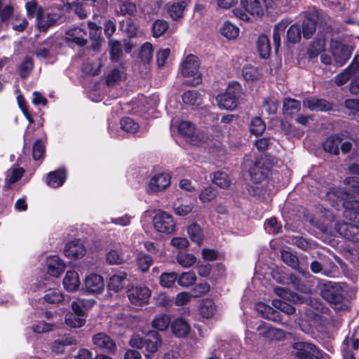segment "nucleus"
<instances>
[{"label":"nucleus","mask_w":359,"mask_h":359,"mask_svg":"<svg viewBox=\"0 0 359 359\" xmlns=\"http://www.w3.org/2000/svg\"><path fill=\"white\" fill-rule=\"evenodd\" d=\"M86 252V248L81 240L72 241L67 243L64 248L65 255L71 259L82 258Z\"/></svg>","instance_id":"obj_13"},{"label":"nucleus","mask_w":359,"mask_h":359,"mask_svg":"<svg viewBox=\"0 0 359 359\" xmlns=\"http://www.w3.org/2000/svg\"><path fill=\"white\" fill-rule=\"evenodd\" d=\"M24 172L25 170L22 168L18 166H13L11 168L6 172L4 187L6 189H9L12 184H15L22 178Z\"/></svg>","instance_id":"obj_27"},{"label":"nucleus","mask_w":359,"mask_h":359,"mask_svg":"<svg viewBox=\"0 0 359 359\" xmlns=\"http://www.w3.org/2000/svg\"><path fill=\"white\" fill-rule=\"evenodd\" d=\"M196 281V276L192 271L184 272L177 276V283L183 287H189Z\"/></svg>","instance_id":"obj_41"},{"label":"nucleus","mask_w":359,"mask_h":359,"mask_svg":"<svg viewBox=\"0 0 359 359\" xmlns=\"http://www.w3.org/2000/svg\"><path fill=\"white\" fill-rule=\"evenodd\" d=\"M170 184V177L166 173L154 175L148 184V192L158 193L164 191Z\"/></svg>","instance_id":"obj_9"},{"label":"nucleus","mask_w":359,"mask_h":359,"mask_svg":"<svg viewBox=\"0 0 359 359\" xmlns=\"http://www.w3.org/2000/svg\"><path fill=\"white\" fill-rule=\"evenodd\" d=\"M137 265L142 272L147 271L153 263L152 258L147 255L140 254L137 259Z\"/></svg>","instance_id":"obj_62"},{"label":"nucleus","mask_w":359,"mask_h":359,"mask_svg":"<svg viewBox=\"0 0 359 359\" xmlns=\"http://www.w3.org/2000/svg\"><path fill=\"white\" fill-rule=\"evenodd\" d=\"M258 330L260 335L270 341H280L285 337V332L282 330L267 325L259 327Z\"/></svg>","instance_id":"obj_22"},{"label":"nucleus","mask_w":359,"mask_h":359,"mask_svg":"<svg viewBox=\"0 0 359 359\" xmlns=\"http://www.w3.org/2000/svg\"><path fill=\"white\" fill-rule=\"evenodd\" d=\"M255 309L266 319L272 321H279L280 320V312L263 302L257 303L255 306Z\"/></svg>","instance_id":"obj_18"},{"label":"nucleus","mask_w":359,"mask_h":359,"mask_svg":"<svg viewBox=\"0 0 359 359\" xmlns=\"http://www.w3.org/2000/svg\"><path fill=\"white\" fill-rule=\"evenodd\" d=\"M301 108V103L299 101L287 97L283 100V112L287 115H293L294 114L298 112Z\"/></svg>","instance_id":"obj_38"},{"label":"nucleus","mask_w":359,"mask_h":359,"mask_svg":"<svg viewBox=\"0 0 359 359\" xmlns=\"http://www.w3.org/2000/svg\"><path fill=\"white\" fill-rule=\"evenodd\" d=\"M356 73H359V56L354 57L348 67L335 76L334 81L337 86H341L345 84L350 77Z\"/></svg>","instance_id":"obj_14"},{"label":"nucleus","mask_w":359,"mask_h":359,"mask_svg":"<svg viewBox=\"0 0 359 359\" xmlns=\"http://www.w3.org/2000/svg\"><path fill=\"white\" fill-rule=\"evenodd\" d=\"M220 33L229 40L235 39L239 35V28L229 21H226L220 27Z\"/></svg>","instance_id":"obj_35"},{"label":"nucleus","mask_w":359,"mask_h":359,"mask_svg":"<svg viewBox=\"0 0 359 359\" xmlns=\"http://www.w3.org/2000/svg\"><path fill=\"white\" fill-rule=\"evenodd\" d=\"M289 23L290 22L287 20H283L274 27L273 32V40L276 51L278 50L280 46L281 35L284 33Z\"/></svg>","instance_id":"obj_34"},{"label":"nucleus","mask_w":359,"mask_h":359,"mask_svg":"<svg viewBox=\"0 0 359 359\" xmlns=\"http://www.w3.org/2000/svg\"><path fill=\"white\" fill-rule=\"evenodd\" d=\"M153 56V47L150 43H145L141 47L140 57L144 62H149Z\"/></svg>","instance_id":"obj_61"},{"label":"nucleus","mask_w":359,"mask_h":359,"mask_svg":"<svg viewBox=\"0 0 359 359\" xmlns=\"http://www.w3.org/2000/svg\"><path fill=\"white\" fill-rule=\"evenodd\" d=\"M194 208V204L190 201L182 202L177 199L172 203V209L177 215L184 217L190 214Z\"/></svg>","instance_id":"obj_31"},{"label":"nucleus","mask_w":359,"mask_h":359,"mask_svg":"<svg viewBox=\"0 0 359 359\" xmlns=\"http://www.w3.org/2000/svg\"><path fill=\"white\" fill-rule=\"evenodd\" d=\"M76 339L69 334L60 336L54 340L50 344L51 351L57 355H61L65 353L67 346L76 345Z\"/></svg>","instance_id":"obj_15"},{"label":"nucleus","mask_w":359,"mask_h":359,"mask_svg":"<svg viewBox=\"0 0 359 359\" xmlns=\"http://www.w3.org/2000/svg\"><path fill=\"white\" fill-rule=\"evenodd\" d=\"M182 100L184 104L199 106L202 102V97L197 91L188 90L183 94Z\"/></svg>","instance_id":"obj_40"},{"label":"nucleus","mask_w":359,"mask_h":359,"mask_svg":"<svg viewBox=\"0 0 359 359\" xmlns=\"http://www.w3.org/2000/svg\"><path fill=\"white\" fill-rule=\"evenodd\" d=\"M301 28L299 25L294 24L292 25L287 32V40L289 42L295 43L301 39Z\"/></svg>","instance_id":"obj_58"},{"label":"nucleus","mask_w":359,"mask_h":359,"mask_svg":"<svg viewBox=\"0 0 359 359\" xmlns=\"http://www.w3.org/2000/svg\"><path fill=\"white\" fill-rule=\"evenodd\" d=\"M92 343L97 349L103 352L114 353L116 351L115 341L105 332H98L93 334Z\"/></svg>","instance_id":"obj_6"},{"label":"nucleus","mask_w":359,"mask_h":359,"mask_svg":"<svg viewBox=\"0 0 359 359\" xmlns=\"http://www.w3.org/2000/svg\"><path fill=\"white\" fill-rule=\"evenodd\" d=\"M186 7L184 1L173 3L168 8V13L173 20H177L182 17L184 10Z\"/></svg>","instance_id":"obj_47"},{"label":"nucleus","mask_w":359,"mask_h":359,"mask_svg":"<svg viewBox=\"0 0 359 359\" xmlns=\"http://www.w3.org/2000/svg\"><path fill=\"white\" fill-rule=\"evenodd\" d=\"M161 344V336L156 332H150L144 337V347L149 353L156 352Z\"/></svg>","instance_id":"obj_25"},{"label":"nucleus","mask_w":359,"mask_h":359,"mask_svg":"<svg viewBox=\"0 0 359 359\" xmlns=\"http://www.w3.org/2000/svg\"><path fill=\"white\" fill-rule=\"evenodd\" d=\"M325 198L334 206L338 200L343 201L344 215L351 221H359V201L349 198L348 194L338 188H332L328 191Z\"/></svg>","instance_id":"obj_1"},{"label":"nucleus","mask_w":359,"mask_h":359,"mask_svg":"<svg viewBox=\"0 0 359 359\" xmlns=\"http://www.w3.org/2000/svg\"><path fill=\"white\" fill-rule=\"evenodd\" d=\"M316 13H308L306 14V18L302 22V34L305 39H310L316 29Z\"/></svg>","instance_id":"obj_20"},{"label":"nucleus","mask_w":359,"mask_h":359,"mask_svg":"<svg viewBox=\"0 0 359 359\" xmlns=\"http://www.w3.org/2000/svg\"><path fill=\"white\" fill-rule=\"evenodd\" d=\"M304 107H308L311 111L327 112L332 111L334 107L332 102L323 98L311 97L303 100Z\"/></svg>","instance_id":"obj_10"},{"label":"nucleus","mask_w":359,"mask_h":359,"mask_svg":"<svg viewBox=\"0 0 359 359\" xmlns=\"http://www.w3.org/2000/svg\"><path fill=\"white\" fill-rule=\"evenodd\" d=\"M216 312V306L212 301L207 300L203 302L200 308V313L205 318L213 317Z\"/></svg>","instance_id":"obj_50"},{"label":"nucleus","mask_w":359,"mask_h":359,"mask_svg":"<svg viewBox=\"0 0 359 359\" xmlns=\"http://www.w3.org/2000/svg\"><path fill=\"white\" fill-rule=\"evenodd\" d=\"M43 299L49 304H59L65 300V297L60 290L49 289L43 296Z\"/></svg>","instance_id":"obj_43"},{"label":"nucleus","mask_w":359,"mask_h":359,"mask_svg":"<svg viewBox=\"0 0 359 359\" xmlns=\"http://www.w3.org/2000/svg\"><path fill=\"white\" fill-rule=\"evenodd\" d=\"M65 288L69 292L76 290L80 285L78 273L74 271H68L63 279Z\"/></svg>","instance_id":"obj_28"},{"label":"nucleus","mask_w":359,"mask_h":359,"mask_svg":"<svg viewBox=\"0 0 359 359\" xmlns=\"http://www.w3.org/2000/svg\"><path fill=\"white\" fill-rule=\"evenodd\" d=\"M121 128L126 133L134 134L137 132L139 125L129 117L123 118L120 121Z\"/></svg>","instance_id":"obj_52"},{"label":"nucleus","mask_w":359,"mask_h":359,"mask_svg":"<svg viewBox=\"0 0 359 359\" xmlns=\"http://www.w3.org/2000/svg\"><path fill=\"white\" fill-rule=\"evenodd\" d=\"M337 231L347 240L359 242V226L351 223L343 222L335 224Z\"/></svg>","instance_id":"obj_12"},{"label":"nucleus","mask_w":359,"mask_h":359,"mask_svg":"<svg viewBox=\"0 0 359 359\" xmlns=\"http://www.w3.org/2000/svg\"><path fill=\"white\" fill-rule=\"evenodd\" d=\"M212 181L214 184L222 189H226L231 184V180L225 172H215Z\"/></svg>","instance_id":"obj_45"},{"label":"nucleus","mask_w":359,"mask_h":359,"mask_svg":"<svg viewBox=\"0 0 359 359\" xmlns=\"http://www.w3.org/2000/svg\"><path fill=\"white\" fill-rule=\"evenodd\" d=\"M36 15L39 28L43 32L46 31L48 27L53 26L59 19L57 14L49 12L43 13L41 9L37 11Z\"/></svg>","instance_id":"obj_16"},{"label":"nucleus","mask_w":359,"mask_h":359,"mask_svg":"<svg viewBox=\"0 0 359 359\" xmlns=\"http://www.w3.org/2000/svg\"><path fill=\"white\" fill-rule=\"evenodd\" d=\"M330 48L334 62L339 65H343L350 58L351 50L349 47L340 41L332 40Z\"/></svg>","instance_id":"obj_8"},{"label":"nucleus","mask_w":359,"mask_h":359,"mask_svg":"<svg viewBox=\"0 0 359 359\" xmlns=\"http://www.w3.org/2000/svg\"><path fill=\"white\" fill-rule=\"evenodd\" d=\"M136 11V5L129 1H121L116 8V11L123 15H133L135 14Z\"/></svg>","instance_id":"obj_48"},{"label":"nucleus","mask_w":359,"mask_h":359,"mask_svg":"<svg viewBox=\"0 0 359 359\" xmlns=\"http://www.w3.org/2000/svg\"><path fill=\"white\" fill-rule=\"evenodd\" d=\"M243 76L247 81H255L259 78L260 74L257 68L251 66L246 65L243 68L242 70Z\"/></svg>","instance_id":"obj_56"},{"label":"nucleus","mask_w":359,"mask_h":359,"mask_svg":"<svg viewBox=\"0 0 359 359\" xmlns=\"http://www.w3.org/2000/svg\"><path fill=\"white\" fill-rule=\"evenodd\" d=\"M66 39L80 46H83L87 43L86 32L79 27L72 28L67 31Z\"/></svg>","instance_id":"obj_21"},{"label":"nucleus","mask_w":359,"mask_h":359,"mask_svg":"<svg viewBox=\"0 0 359 359\" xmlns=\"http://www.w3.org/2000/svg\"><path fill=\"white\" fill-rule=\"evenodd\" d=\"M269 172V170L262 167L259 163H255L250 169L251 180L255 184H259L264 181L268 177Z\"/></svg>","instance_id":"obj_29"},{"label":"nucleus","mask_w":359,"mask_h":359,"mask_svg":"<svg viewBox=\"0 0 359 359\" xmlns=\"http://www.w3.org/2000/svg\"><path fill=\"white\" fill-rule=\"evenodd\" d=\"M127 294L131 304L142 306L148 302L151 296V291L145 286H136L129 288Z\"/></svg>","instance_id":"obj_7"},{"label":"nucleus","mask_w":359,"mask_h":359,"mask_svg":"<svg viewBox=\"0 0 359 359\" xmlns=\"http://www.w3.org/2000/svg\"><path fill=\"white\" fill-rule=\"evenodd\" d=\"M62 2L67 10L74 11L80 18L82 19L87 16V13L83 8L82 2L79 0H62Z\"/></svg>","instance_id":"obj_33"},{"label":"nucleus","mask_w":359,"mask_h":359,"mask_svg":"<svg viewBox=\"0 0 359 359\" xmlns=\"http://www.w3.org/2000/svg\"><path fill=\"white\" fill-rule=\"evenodd\" d=\"M326 44V40L325 38L319 39L317 41H314L312 44V47L309 50L310 57H314L318 55L321 51L323 50Z\"/></svg>","instance_id":"obj_64"},{"label":"nucleus","mask_w":359,"mask_h":359,"mask_svg":"<svg viewBox=\"0 0 359 359\" xmlns=\"http://www.w3.org/2000/svg\"><path fill=\"white\" fill-rule=\"evenodd\" d=\"M250 132L255 136L261 135L266 130L264 122L259 117H254L249 124Z\"/></svg>","instance_id":"obj_39"},{"label":"nucleus","mask_w":359,"mask_h":359,"mask_svg":"<svg viewBox=\"0 0 359 359\" xmlns=\"http://www.w3.org/2000/svg\"><path fill=\"white\" fill-rule=\"evenodd\" d=\"M171 330L172 334L177 337L183 338L189 334L191 327L186 319L178 318L172 322Z\"/></svg>","instance_id":"obj_17"},{"label":"nucleus","mask_w":359,"mask_h":359,"mask_svg":"<svg viewBox=\"0 0 359 359\" xmlns=\"http://www.w3.org/2000/svg\"><path fill=\"white\" fill-rule=\"evenodd\" d=\"M257 49L262 58H268L271 53V46L267 36L262 34L257 40Z\"/></svg>","instance_id":"obj_37"},{"label":"nucleus","mask_w":359,"mask_h":359,"mask_svg":"<svg viewBox=\"0 0 359 359\" xmlns=\"http://www.w3.org/2000/svg\"><path fill=\"white\" fill-rule=\"evenodd\" d=\"M154 229L159 233L171 234L175 231L176 224L172 215L165 211H158L153 218Z\"/></svg>","instance_id":"obj_4"},{"label":"nucleus","mask_w":359,"mask_h":359,"mask_svg":"<svg viewBox=\"0 0 359 359\" xmlns=\"http://www.w3.org/2000/svg\"><path fill=\"white\" fill-rule=\"evenodd\" d=\"M241 4L251 15L260 17L264 14L263 6L259 0H241Z\"/></svg>","instance_id":"obj_23"},{"label":"nucleus","mask_w":359,"mask_h":359,"mask_svg":"<svg viewBox=\"0 0 359 359\" xmlns=\"http://www.w3.org/2000/svg\"><path fill=\"white\" fill-rule=\"evenodd\" d=\"M341 142V139L337 135H332L329 137L323 144V147L325 151L330 152L334 155H338L339 153V146Z\"/></svg>","instance_id":"obj_36"},{"label":"nucleus","mask_w":359,"mask_h":359,"mask_svg":"<svg viewBox=\"0 0 359 359\" xmlns=\"http://www.w3.org/2000/svg\"><path fill=\"white\" fill-rule=\"evenodd\" d=\"M66 324L73 328H79L83 327L86 323V320L83 316L76 314L68 313L65 316Z\"/></svg>","instance_id":"obj_46"},{"label":"nucleus","mask_w":359,"mask_h":359,"mask_svg":"<svg viewBox=\"0 0 359 359\" xmlns=\"http://www.w3.org/2000/svg\"><path fill=\"white\" fill-rule=\"evenodd\" d=\"M127 274L124 271H119L109 278L108 287L114 292H119L124 288L126 283Z\"/></svg>","instance_id":"obj_24"},{"label":"nucleus","mask_w":359,"mask_h":359,"mask_svg":"<svg viewBox=\"0 0 359 359\" xmlns=\"http://www.w3.org/2000/svg\"><path fill=\"white\" fill-rule=\"evenodd\" d=\"M48 272L53 277H58L64 271L65 265L64 262L57 256H51L46 261Z\"/></svg>","instance_id":"obj_19"},{"label":"nucleus","mask_w":359,"mask_h":359,"mask_svg":"<svg viewBox=\"0 0 359 359\" xmlns=\"http://www.w3.org/2000/svg\"><path fill=\"white\" fill-rule=\"evenodd\" d=\"M228 95L232 96L240 102L243 94V90L241 84L237 81L230 82L226 90Z\"/></svg>","instance_id":"obj_53"},{"label":"nucleus","mask_w":359,"mask_h":359,"mask_svg":"<svg viewBox=\"0 0 359 359\" xmlns=\"http://www.w3.org/2000/svg\"><path fill=\"white\" fill-rule=\"evenodd\" d=\"M187 233L190 239L198 245H201L203 233L200 226L197 224H192L187 227Z\"/></svg>","instance_id":"obj_42"},{"label":"nucleus","mask_w":359,"mask_h":359,"mask_svg":"<svg viewBox=\"0 0 359 359\" xmlns=\"http://www.w3.org/2000/svg\"><path fill=\"white\" fill-rule=\"evenodd\" d=\"M293 348L297 351V357L300 359H324L322 352L313 344L296 342L293 344Z\"/></svg>","instance_id":"obj_5"},{"label":"nucleus","mask_w":359,"mask_h":359,"mask_svg":"<svg viewBox=\"0 0 359 359\" xmlns=\"http://www.w3.org/2000/svg\"><path fill=\"white\" fill-rule=\"evenodd\" d=\"M177 281V273L175 272L163 273L160 276V284L163 287H172Z\"/></svg>","instance_id":"obj_54"},{"label":"nucleus","mask_w":359,"mask_h":359,"mask_svg":"<svg viewBox=\"0 0 359 359\" xmlns=\"http://www.w3.org/2000/svg\"><path fill=\"white\" fill-rule=\"evenodd\" d=\"M176 259L177 263L184 268L191 266L196 261L194 255L184 252L177 254Z\"/></svg>","instance_id":"obj_49"},{"label":"nucleus","mask_w":359,"mask_h":359,"mask_svg":"<svg viewBox=\"0 0 359 359\" xmlns=\"http://www.w3.org/2000/svg\"><path fill=\"white\" fill-rule=\"evenodd\" d=\"M181 74L184 77L190 78V84L196 86L201 83V74L199 72V62L196 56L189 55L181 65Z\"/></svg>","instance_id":"obj_2"},{"label":"nucleus","mask_w":359,"mask_h":359,"mask_svg":"<svg viewBox=\"0 0 359 359\" xmlns=\"http://www.w3.org/2000/svg\"><path fill=\"white\" fill-rule=\"evenodd\" d=\"M85 290L88 294H100L104 287L103 278L96 273H90L86 277Z\"/></svg>","instance_id":"obj_11"},{"label":"nucleus","mask_w":359,"mask_h":359,"mask_svg":"<svg viewBox=\"0 0 359 359\" xmlns=\"http://www.w3.org/2000/svg\"><path fill=\"white\" fill-rule=\"evenodd\" d=\"M274 291L277 295L283 299L293 302L294 303L302 302L300 298L297 295L289 292L287 290L283 287H276Z\"/></svg>","instance_id":"obj_57"},{"label":"nucleus","mask_w":359,"mask_h":359,"mask_svg":"<svg viewBox=\"0 0 359 359\" xmlns=\"http://www.w3.org/2000/svg\"><path fill=\"white\" fill-rule=\"evenodd\" d=\"M320 294L327 302L338 304L344 299V288L339 283L327 282L322 285Z\"/></svg>","instance_id":"obj_3"},{"label":"nucleus","mask_w":359,"mask_h":359,"mask_svg":"<svg viewBox=\"0 0 359 359\" xmlns=\"http://www.w3.org/2000/svg\"><path fill=\"white\" fill-rule=\"evenodd\" d=\"M281 257L286 264L294 269H296L299 265L298 257L289 251L283 250L281 252Z\"/></svg>","instance_id":"obj_59"},{"label":"nucleus","mask_w":359,"mask_h":359,"mask_svg":"<svg viewBox=\"0 0 359 359\" xmlns=\"http://www.w3.org/2000/svg\"><path fill=\"white\" fill-rule=\"evenodd\" d=\"M170 316L166 313H161L154 317L151 321V326L159 331H165L171 326Z\"/></svg>","instance_id":"obj_32"},{"label":"nucleus","mask_w":359,"mask_h":359,"mask_svg":"<svg viewBox=\"0 0 359 359\" xmlns=\"http://www.w3.org/2000/svg\"><path fill=\"white\" fill-rule=\"evenodd\" d=\"M272 304L273 307L277 309L276 310L282 311L287 315L293 314L296 309L292 305L288 304L287 302L280 300V299H274L272 302Z\"/></svg>","instance_id":"obj_55"},{"label":"nucleus","mask_w":359,"mask_h":359,"mask_svg":"<svg viewBox=\"0 0 359 359\" xmlns=\"http://www.w3.org/2000/svg\"><path fill=\"white\" fill-rule=\"evenodd\" d=\"M179 133L186 137H192L196 133L195 125L188 121H182L177 126Z\"/></svg>","instance_id":"obj_44"},{"label":"nucleus","mask_w":359,"mask_h":359,"mask_svg":"<svg viewBox=\"0 0 359 359\" xmlns=\"http://www.w3.org/2000/svg\"><path fill=\"white\" fill-rule=\"evenodd\" d=\"M335 267V266H333L332 269H324L322 264L318 261H313L311 263V270L313 273H318L321 272L323 275L329 277L333 276Z\"/></svg>","instance_id":"obj_63"},{"label":"nucleus","mask_w":359,"mask_h":359,"mask_svg":"<svg viewBox=\"0 0 359 359\" xmlns=\"http://www.w3.org/2000/svg\"><path fill=\"white\" fill-rule=\"evenodd\" d=\"M66 180V174L64 170L60 169L51 172L47 177V184L52 188L62 186Z\"/></svg>","instance_id":"obj_30"},{"label":"nucleus","mask_w":359,"mask_h":359,"mask_svg":"<svg viewBox=\"0 0 359 359\" xmlns=\"http://www.w3.org/2000/svg\"><path fill=\"white\" fill-rule=\"evenodd\" d=\"M168 23L164 20H157L153 23L152 35L155 38L162 36L168 29Z\"/></svg>","instance_id":"obj_51"},{"label":"nucleus","mask_w":359,"mask_h":359,"mask_svg":"<svg viewBox=\"0 0 359 359\" xmlns=\"http://www.w3.org/2000/svg\"><path fill=\"white\" fill-rule=\"evenodd\" d=\"M218 107L221 109L232 111L236 108L239 102L234 99L232 96L227 94V93L219 94L216 97Z\"/></svg>","instance_id":"obj_26"},{"label":"nucleus","mask_w":359,"mask_h":359,"mask_svg":"<svg viewBox=\"0 0 359 359\" xmlns=\"http://www.w3.org/2000/svg\"><path fill=\"white\" fill-rule=\"evenodd\" d=\"M106 260L109 264H121L124 262L123 255L116 250H111L106 255Z\"/></svg>","instance_id":"obj_60"}]
</instances>
